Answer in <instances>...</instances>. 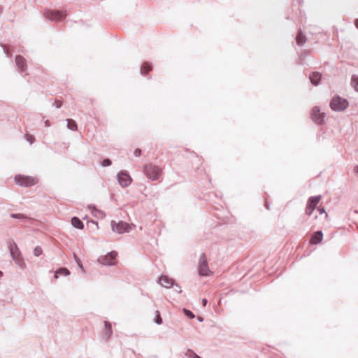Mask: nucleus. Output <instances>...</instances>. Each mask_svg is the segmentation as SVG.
Listing matches in <instances>:
<instances>
[{
  "instance_id": "1",
  "label": "nucleus",
  "mask_w": 358,
  "mask_h": 358,
  "mask_svg": "<svg viewBox=\"0 0 358 358\" xmlns=\"http://www.w3.org/2000/svg\"><path fill=\"white\" fill-rule=\"evenodd\" d=\"M143 172L146 177L151 180H157L162 175V169L152 164L145 165Z\"/></svg>"
},
{
  "instance_id": "2",
  "label": "nucleus",
  "mask_w": 358,
  "mask_h": 358,
  "mask_svg": "<svg viewBox=\"0 0 358 358\" xmlns=\"http://www.w3.org/2000/svg\"><path fill=\"white\" fill-rule=\"evenodd\" d=\"M15 181L20 186L30 187L37 184L38 180L34 177L24 175H17L15 177Z\"/></svg>"
},
{
  "instance_id": "3",
  "label": "nucleus",
  "mask_w": 358,
  "mask_h": 358,
  "mask_svg": "<svg viewBox=\"0 0 358 358\" xmlns=\"http://www.w3.org/2000/svg\"><path fill=\"white\" fill-rule=\"evenodd\" d=\"M349 106L348 101L340 96H334L330 103V106L332 110L336 111H342L347 108Z\"/></svg>"
},
{
  "instance_id": "4",
  "label": "nucleus",
  "mask_w": 358,
  "mask_h": 358,
  "mask_svg": "<svg viewBox=\"0 0 358 358\" xmlns=\"http://www.w3.org/2000/svg\"><path fill=\"white\" fill-rule=\"evenodd\" d=\"M67 15L66 11L59 10H46L44 12V16L45 18L52 21H61L64 19Z\"/></svg>"
},
{
  "instance_id": "5",
  "label": "nucleus",
  "mask_w": 358,
  "mask_h": 358,
  "mask_svg": "<svg viewBox=\"0 0 358 358\" xmlns=\"http://www.w3.org/2000/svg\"><path fill=\"white\" fill-rule=\"evenodd\" d=\"M117 252L112 251L108 253L106 255L100 257L98 261L99 263L103 265H115L117 264Z\"/></svg>"
},
{
  "instance_id": "6",
  "label": "nucleus",
  "mask_w": 358,
  "mask_h": 358,
  "mask_svg": "<svg viewBox=\"0 0 358 358\" xmlns=\"http://www.w3.org/2000/svg\"><path fill=\"white\" fill-rule=\"evenodd\" d=\"M111 227L113 231L117 232L118 234L127 232L130 230L131 228L128 224L122 221L117 223H116L115 221H112Z\"/></svg>"
},
{
  "instance_id": "7",
  "label": "nucleus",
  "mask_w": 358,
  "mask_h": 358,
  "mask_svg": "<svg viewBox=\"0 0 358 358\" xmlns=\"http://www.w3.org/2000/svg\"><path fill=\"white\" fill-rule=\"evenodd\" d=\"M321 199L320 196H312L308 201L306 208V213L310 215L315 209Z\"/></svg>"
},
{
  "instance_id": "8",
  "label": "nucleus",
  "mask_w": 358,
  "mask_h": 358,
  "mask_svg": "<svg viewBox=\"0 0 358 358\" xmlns=\"http://www.w3.org/2000/svg\"><path fill=\"white\" fill-rule=\"evenodd\" d=\"M199 272L201 275H208L210 271L208 268L207 259L205 255H202L199 259Z\"/></svg>"
},
{
  "instance_id": "9",
  "label": "nucleus",
  "mask_w": 358,
  "mask_h": 358,
  "mask_svg": "<svg viewBox=\"0 0 358 358\" xmlns=\"http://www.w3.org/2000/svg\"><path fill=\"white\" fill-rule=\"evenodd\" d=\"M9 248L10 252L13 260H15V262L17 263L18 264H20L22 262L21 255L15 243H10Z\"/></svg>"
},
{
  "instance_id": "10",
  "label": "nucleus",
  "mask_w": 358,
  "mask_h": 358,
  "mask_svg": "<svg viewBox=\"0 0 358 358\" xmlns=\"http://www.w3.org/2000/svg\"><path fill=\"white\" fill-rule=\"evenodd\" d=\"M312 119L317 124H322L324 122V113L320 111L318 107H314L311 112Z\"/></svg>"
},
{
  "instance_id": "11",
  "label": "nucleus",
  "mask_w": 358,
  "mask_h": 358,
  "mask_svg": "<svg viewBox=\"0 0 358 358\" xmlns=\"http://www.w3.org/2000/svg\"><path fill=\"white\" fill-rule=\"evenodd\" d=\"M118 180L121 186L127 187L131 182L130 176L126 172H120L118 176Z\"/></svg>"
},
{
  "instance_id": "12",
  "label": "nucleus",
  "mask_w": 358,
  "mask_h": 358,
  "mask_svg": "<svg viewBox=\"0 0 358 358\" xmlns=\"http://www.w3.org/2000/svg\"><path fill=\"white\" fill-rule=\"evenodd\" d=\"M173 282V280L167 275H162L159 279V283L165 288L171 287Z\"/></svg>"
},
{
  "instance_id": "13",
  "label": "nucleus",
  "mask_w": 358,
  "mask_h": 358,
  "mask_svg": "<svg viewBox=\"0 0 358 358\" xmlns=\"http://www.w3.org/2000/svg\"><path fill=\"white\" fill-rule=\"evenodd\" d=\"M323 238V234L321 231H318L315 232L310 240V243L311 245H317L320 243Z\"/></svg>"
},
{
  "instance_id": "14",
  "label": "nucleus",
  "mask_w": 358,
  "mask_h": 358,
  "mask_svg": "<svg viewBox=\"0 0 358 358\" xmlns=\"http://www.w3.org/2000/svg\"><path fill=\"white\" fill-rule=\"evenodd\" d=\"M15 63H16V65H17V68L21 71H24L27 69L26 60L22 56H20V55L16 56V57H15Z\"/></svg>"
},
{
  "instance_id": "15",
  "label": "nucleus",
  "mask_w": 358,
  "mask_h": 358,
  "mask_svg": "<svg viewBox=\"0 0 358 358\" xmlns=\"http://www.w3.org/2000/svg\"><path fill=\"white\" fill-rule=\"evenodd\" d=\"M321 77L322 76L320 73H313L310 75V80L313 85H317L319 83Z\"/></svg>"
},
{
  "instance_id": "16",
  "label": "nucleus",
  "mask_w": 358,
  "mask_h": 358,
  "mask_svg": "<svg viewBox=\"0 0 358 358\" xmlns=\"http://www.w3.org/2000/svg\"><path fill=\"white\" fill-rule=\"evenodd\" d=\"M152 65L148 62H144L141 68V72L143 75H146L148 73H149L150 71H152Z\"/></svg>"
},
{
  "instance_id": "17",
  "label": "nucleus",
  "mask_w": 358,
  "mask_h": 358,
  "mask_svg": "<svg viewBox=\"0 0 358 358\" xmlns=\"http://www.w3.org/2000/svg\"><path fill=\"white\" fill-rule=\"evenodd\" d=\"M71 224L74 227L80 229H82L84 227L83 223L81 222V220L76 217H73L71 219Z\"/></svg>"
},
{
  "instance_id": "18",
  "label": "nucleus",
  "mask_w": 358,
  "mask_h": 358,
  "mask_svg": "<svg viewBox=\"0 0 358 358\" xmlns=\"http://www.w3.org/2000/svg\"><path fill=\"white\" fill-rule=\"evenodd\" d=\"M70 274V271L66 268H61L55 271V278L57 279L59 275H69Z\"/></svg>"
},
{
  "instance_id": "19",
  "label": "nucleus",
  "mask_w": 358,
  "mask_h": 358,
  "mask_svg": "<svg viewBox=\"0 0 358 358\" xmlns=\"http://www.w3.org/2000/svg\"><path fill=\"white\" fill-rule=\"evenodd\" d=\"M296 43L299 45H303L306 41V36L302 34V32H299L296 36Z\"/></svg>"
},
{
  "instance_id": "20",
  "label": "nucleus",
  "mask_w": 358,
  "mask_h": 358,
  "mask_svg": "<svg viewBox=\"0 0 358 358\" xmlns=\"http://www.w3.org/2000/svg\"><path fill=\"white\" fill-rule=\"evenodd\" d=\"M67 127L69 129L76 131L78 129L76 122L72 119H67Z\"/></svg>"
},
{
  "instance_id": "21",
  "label": "nucleus",
  "mask_w": 358,
  "mask_h": 358,
  "mask_svg": "<svg viewBox=\"0 0 358 358\" xmlns=\"http://www.w3.org/2000/svg\"><path fill=\"white\" fill-rule=\"evenodd\" d=\"M104 324H105V328L106 330V338H108L112 334L111 324H110V323H109L107 321H105Z\"/></svg>"
},
{
  "instance_id": "22",
  "label": "nucleus",
  "mask_w": 358,
  "mask_h": 358,
  "mask_svg": "<svg viewBox=\"0 0 358 358\" xmlns=\"http://www.w3.org/2000/svg\"><path fill=\"white\" fill-rule=\"evenodd\" d=\"M351 84L356 91L358 92V76H353L352 77Z\"/></svg>"
},
{
  "instance_id": "23",
  "label": "nucleus",
  "mask_w": 358,
  "mask_h": 358,
  "mask_svg": "<svg viewBox=\"0 0 358 358\" xmlns=\"http://www.w3.org/2000/svg\"><path fill=\"white\" fill-rule=\"evenodd\" d=\"M10 217L13 218L20 219V220H28L29 217L26 216L24 214L22 213H16V214H11Z\"/></svg>"
},
{
  "instance_id": "24",
  "label": "nucleus",
  "mask_w": 358,
  "mask_h": 358,
  "mask_svg": "<svg viewBox=\"0 0 358 358\" xmlns=\"http://www.w3.org/2000/svg\"><path fill=\"white\" fill-rule=\"evenodd\" d=\"M155 313H156L155 322H156L157 324H161L162 323V317H161V315H160L159 311V310H157Z\"/></svg>"
},
{
  "instance_id": "25",
  "label": "nucleus",
  "mask_w": 358,
  "mask_h": 358,
  "mask_svg": "<svg viewBox=\"0 0 358 358\" xmlns=\"http://www.w3.org/2000/svg\"><path fill=\"white\" fill-rule=\"evenodd\" d=\"M25 138L26 140L29 141L31 144L33 143L35 141L34 136L31 134H26Z\"/></svg>"
},
{
  "instance_id": "26",
  "label": "nucleus",
  "mask_w": 358,
  "mask_h": 358,
  "mask_svg": "<svg viewBox=\"0 0 358 358\" xmlns=\"http://www.w3.org/2000/svg\"><path fill=\"white\" fill-rule=\"evenodd\" d=\"M183 312L187 316H188L190 318H194L195 317L193 313L189 310L183 309Z\"/></svg>"
},
{
  "instance_id": "27",
  "label": "nucleus",
  "mask_w": 358,
  "mask_h": 358,
  "mask_svg": "<svg viewBox=\"0 0 358 358\" xmlns=\"http://www.w3.org/2000/svg\"><path fill=\"white\" fill-rule=\"evenodd\" d=\"M42 254V249L40 247H36L34 249V255L36 256H39Z\"/></svg>"
},
{
  "instance_id": "28",
  "label": "nucleus",
  "mask_w": 358,
  "mask_h": 358,
  "mask_svg": "<svg viewBox=\"0 0 358 358\" xmlns=\"http://www.w3.org/2000/svg\"><path fill=\"white\" fill-rule=\"evenodd\" d=\"M103 166H108L111 164V161L109 159H106L102 162Z\"/></svg>"
},
{
  "instance_id": "29",
  "label": "nucleus",
  "mask_w": 358,
  "mask_h": 358,
  "mask_svg": "<svg viewBox=\"0 0 358 358\" xmlns=\"http://www.w3.org/2000/svg\"><path fill=\"white\" fill-rule=\"evenodd\" d=\"M74 259H75L76 262H77L78 265L80 268H83V265L81 264V262H80V259L76 256V255H74Z\"/></svg>"
},
{
  "instance_id": "30",
  "label": "nucleus",
  "mask_w": 358,
  "mask_h": 358,
  "mask_svg": "<svg viewBox=\"0 0 358 358\" xmlns=\"http://www.w3.org/2000/svg\"><path fill=\"white\" fill-rule=\"evenodd\" d=\"M134 155L136 157H139L141 155V150L139 149V148H136L135 150H134Z\"/></svg>"
},
{
  "instance_id": "31",
  "label": "nucleus",
  "mask_w": 358,
  "mask_h": 358,
  "mask_svg": "<svg viewBox=\"0 0 358 358\" xmlns=\"http://www.w3.org/2000/svg\"><path fill=\"white\" fill-rule=\"evenodd\" d=\"M318 211L320 212V214H324L326 218L328 217V214L325 212L324 208H318Z\"/></svg>"
},
{
  "instance_id": "32",
  "label": "nucleus",
  "mask_w": 358,
  "mask_h": 358,
  "mask_svg": "<svg viewBox=\"0 0 358 358\" xmlns=\"http://www.w3.org/2000/svg\"><path fill=\"white\" fill-rule=\"evenodd\" d=\"M353 171L355 173H358V165L354 167Z\"/></svg>"
},
{
  "instance_id": "33",
  "label": "nucleus",
  "mask_w": 358,
  "mask_h": 358,
  "mask_svg": "<svg viewBox=\"0 0 358 358\" xmlns=\"http://www.w3.org/2000/svg\"><path fill=\"white\" fill-rule=\"evenodd\" d=\"M202 303H203V306H206V303H207V300L206 299H203V301H202Z\"/></svg>"
},
{
  "instance_id": "34",
  "label": "nucleus",
  "mask_w": 358,
  "mask_h": 358,
  "mask_svg": "<svg viewBox=\"0 0 358 358\" xmlns=\"http://www.w3.org/2000/svg\"><path fill=\"white\" fill-rule=\"evenodd\" d=\"M45 124L46 127H49L50 126V122L48 120L45 121Z\"/></svg>"
},
{
  "instance_id": "35",
  "label": "nucleus",
  "mask_w": 358,
  "mask_h": 358,
  "mask_svg": "<svg viewBox=\"0 0 358 358\" xmlns=\"http://www.w3.org/2000/svg\"><path fill=\"white\" fill-rule=\"evenodd\" d=\"M355 24L357 27V28H358V19L355 20Z\"/></svg>"
},
{
  "instance_id": "36",
  "label": "nucleus",
  "mask_w": 358,
  "mask_h": 358,
  "mask_svg": "<svg viewBox=\"0 0 358 358\" xmlns=\"http://www.w3.org/2000/svg\"><path fill=\"white\" fill-rule=\"evenodd\" d=\"M194 357L193 358H200L198 355H195L194 353Z\"/></svg>"
},
{
  "instance_id": "37",
  "label": "nucleus",
  "mask_w": 358,
  "mask_h": 358,
  "mask_svg": "<svg viewBox=\"0 0 358 358\" xmlns=\"http://www.w3.org/2000/svg\"><path fill=\"white\" fill-rule=\"evenodd\" d=\"M2 272L0 271V277L2 275Z\"/></svg>"
}]
</instances>
